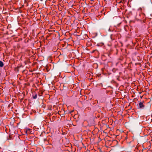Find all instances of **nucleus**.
<instances>
[{
    "label": "nucleus",
    "mask_w": 152,
    "mask_h": 152,
    "mask_svg": "<svg viewBox=\"0 0 152 152\" xmlns=\"http://www.w3.org/2000/svg\"><path fill=\"white\" fill-rule=\"evenodd\" d=\"M144 103L145 102L144 101L140 102L139 103V106L140 109H142L144 108L145 106Z\"/></svg>",
    "instance_id": "obj_1"
},
{
    "label": "nucleus",
    "mask_w": 152,
    "mask_h": 152,
    "mask_svg": "<svg viewBox=\"0 0 152 152\" xmlns=\"http://www.w3.org/2000/svg\"><path fill=\"white\" fill-rule=\"evenodd\" d=\"M3 66L4 64L3 62L2 61H0V67H2Z\"/></svg>",
    "instance_id": "obj_2"
},
{
    "label": "nucleus",
    "mask_w": 152,
    "mask_h": 152,
    "mask_svg": "<svg viewBox=\"0 0 152 152\" xmlns=\"http://www.w3.org/2000/svg\"><path fill=\"white\" fill-rule=\"evenodd\" d=\"M33 98L34 99H36L37 97V94H36L34 95L33 96Z\"/></svg>",
    "instance_id": "obj_3"
},
{
    "label": "nucleus",
    "mask_w": 152,
    "mask_h": 152,
    "mask_svg": "<svg viewBox=\"0 0 152 152\" xmlns=\"http://www.w3.org/2000/svg\"><path fill=\"white\" fill-rule=\"evenodd\" d=\"M90 0L91 1H94L95 0Z\"/></svg>",
    "instance_id": "obj_4"
},
{
    "label": "nucleus",
    "mask_w": 152,
    "mask_h": 152,
    "mask_svg": "<svg viewBox=\"0 0 152 152\" xmlns=\"http://www.w3.org/2000/svg\"><path fill=\"white\" fill-rule=\"evenodd\" d=\"M94 52V50H93V52Z\"/></svg>",
    "instance_id": "obj_5"
}]
</instances>
